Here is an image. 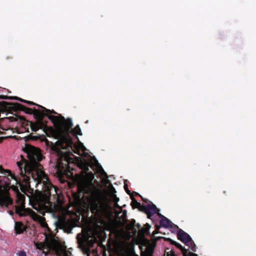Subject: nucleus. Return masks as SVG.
Listing matches in <instances>:
<instances>
[{"mask_svg": "<svg viewBox=\"0 0 256 256\" xmlns=\"http://www.w3.org/2000/svg\"><path fill=\"white\" fill-rule=\"evenodd\" d=\"M101 168L102 169V171H103V174L105 176H107V174H106V172H104L103 170V169L101 167Z\"/></svg>", "mask_w": 256, "mask_h": 256, "instance_id": "obj_41", "label": "nucleus"}, {"mask_svg": "<svg viewBox=\"0 0 256 256\" xmlns=\"http://www.w3.org/2000/svg\"><path fill=\"white\" fill-rule=\"evenodd\" d=\"M112 188L113 192L109 196L108 198L103 200L98 196L90 197L88 200V209L91 212L93 218L96 220L114 211L118 218L126 222L128 220L126 210L122 213V208L118 204L119 198L115 194V189L114 187Z\"/></svg>", "mask_w": 256, "mask_h": 256, "instance_id": "obj_2", "label": "nucleus"}, {"mask_svg": "<svg viewBox=\"0 0 256 256\" xmlns=\"http://www.w3.org/2000/svg\"><path fill=\"white\" fill-rule=\"evenodd\" d=\"M74 196L75 199L78 200H80V196H78L77 194H74Z\"/></svg>", "mask_w": 256, "mask_h": 256, "instance_id": "obj_37", "label": "nucleus"}, {"mask_svg": "<svg viewBox=\"0 0 256 256\" xmlns=\"http://www.w3.org/2000/svg\"><path fill=\"white\" fill-rule=\"evenodd\" d=\"M186 246L190 248L193 252H196V246L192 240V241L189 242L188 244Z\"/></svg>", "mask_w": 256, "mask_h": 256, "instance_id": "obj_25", "label": "nucleus"}, {"mask_svg": "<svg viewBox=\"0 0 256 256\" xmlns=\"http://www.w3.org/2000/svg\"><path fill=\"white\" fill-rule=\"evenodd\" d=\"M72 133L74 135H82L81 130L78 125L76 126L75 128L72 130Z\"/></svg>", "mask_w": 256, "mask_h": 256, "instance_id": "obj_20", "label": "nucleus"}, {"mask_svg": "<svg viewBox=\"0 0 256 256\" xmlns=\"http://www.w3.org/2000/svg\"><path fill=\"white\" fill-rule=\"evenodd\" d=\"M132 202L130 206L133 209L138 208L140 211L144 212L147 215L148 218L151 216V214L156 212V206L155 204H148L147 205L141 204L140 202H138L134 198V194H130V198Z\"/></svg>", "mask_w": 256, "mask_h": 256, "instance_id": "obj_8", "label": "nucleus"}, {"mask_svg": "<svg viewBox=\"0 0 256 256\" xmlns=\"http://www.w3.org/2000/svg\"><path fill=\"white\" fill-rule=\"evenodd\" d=\"M156 230L152 232V240L154 242L156 243L157 241H158L160 238H164L160 237V236H155L154 235L160 232L159 230L160 228V226H156Z\"/></svg>", "mask_w": 256, "mask_h": 256, "instance_id": "obj_19", "label": "nucleus"}, {"mask_svg": "<svg viewBox=\"0 0 256 256\" xmlns=\"http://www.w3.org/2000/svg\"><path fill=\"white\" fill-rule=\"evenodd\" d=\"M9 98H10L9 96L0 95V100H1V99H8Z\"/></svg>", "mask_w": 256, "mask_h": 256, "instance_id": "obj_36", "label": "nucleus"}, {"mask_svg": "<svg viewBox=\"0 0 256 256\" xmlns=\"http://www.w3.org/2000/svg\"><path fill=\"white\" fill-rule=\"evenodd\" d=\"M52 150L56 153L58 156L56 164L57 172L60 175L67 174L68 172H70L69 164L71 160L70 158L67 154L62 152L56 146H52Z\"/></svg>", "mask_w": 256, "mask_h": 256, "instance_id": "obj_5", "label": "nucleus"}, {"mask_svg": "<svg viewBox=\"0 0 256 256\" xmlns=\"http://www.w3.org/2000/svg\"><path fill=\"white\" fill-rule=\"evenodd\" d=\"M166 241L169 242L170 244L175 246L178 248L180 249L183 255V256H198L197 254H196L192 252H188V250L185 248L178 242L174 241L170 238H164Z\"/></svg>", "mask_w": 256, "mask_h": 256, "instance_id": "obj_10", "label": "nucleus"}, {"mask_svg": "<svg viewBox=\"0 0 256 256\" xmlns=\"http://www.w3.org/2000/svg\"><path fill=\"white\" fill-rule=\"evenodd\" d=\"M156 246V244L152 246L149 244L146 247V251H142V247L141 246H139L142 252V256H153V253L154 252V247Z\"/></svg>", "mask_w": 256, "mask_h": 256, "instance_id": "obj_17", "label": "nucleus"}, {"mask_svg": "<svg viewBox=\"0 0 256 256\" xmlns=\"http://www.w3.org/2000/svg\"><path fill=\"white\" fill-rule=\"evenodd\" d=\"M124 188L126 191V192L128 194V180H124Z\"/></svg>", "mask_w": 256, "mask_h": 256, "instance_id": "obj_31", "label": "nucleus"}, {"mask_svg": "<svg viewBox=\"0 0 256 256\" xmlns=\"http://www.w3.org/2000/svg\"><path fill=\"white\" fill-rule=\"evenodd\" d=\"M38 106L41 108L42 110H44V111L46 112V114H58L54 110H48V109H47L46 108L42 106H40V105H38Z\"/></svg>", "mask_w": 256, "mask_h": 256, "instance_id": "obj_23", "label": "nucleus"}, {"mask_svg": "<svg viewBox=\"0 0 256 256\" xmlns=\"http://www.w3.org/2000/svg\"><path fill=\"white\" fill-rule=\"evenodd\" d=\"M15 212L20 216H24L28 215L32 216L35 214V212L30 208H24V206L21 204L19 206H16Z\"/></svg>", "mask_w": 256, "mask_h": 256, "instance_id": "obj_11", "label": "nucleus"}, {"mask_svg": "<svg viewBox=\"0 0 256 256\" xmlns=\"http://www.w3.org/2000/svg\"><path fill=\"white\" fill-rule=\"evenodd\" d=\"M140 198H142V200L144 202H150V201H149V200H148L146 199V198H143L142 196V197H140ZM150 202L151 203V204H152L151 202Z\"/></svg>", "mask_w": 256, "mask_h": 256, "instance_id": "obj_38", "label": "nucleus"}, {"mask_svg": "<svg viewBox=\"0 0 256 256\" xmlns=\"http://www.w3.org/2000/svg\"><path fill=\"white\" fill-rule=\"evenodd\" d=\"M129 256H138L135 254L133 248L131 247V244L129 242Z\"/></svg>", "mask_w": 256, "mask_h": 256, "instance_id": "obj_27", "label": "nucleus"}, {"mask_svg": "<svg viewBox=\"0 0 256 256\" xmlns=\"http://www.w3.org/2000/svg\"><path fill=\"white\" fill-rule=\"evenodd\" d=\"M166 255V256H176V255L174 254V252L173 250H171L170 252H165L164 255Z\"/></svg>", "mask_w": 256, "mask_h": 256, "instance_id": "obj_30", "label": "nucleus"}, {"mask_svg": "<svg viewBox=\"0 0 256 256\" xmlns=\"http://www.w3.org/2000/svg\"><path fill=\"white\" fill-rule=\"evenodd\" d=\"M177 232V238L178 240L184 243L186 245H188L189 242L192 241V238L190 236L184 232L182 229H179Z\"/></svg>", "mask_w": 256, "mask_h": 256, "instance_id": "obj_12", "label": "nucleus"}, {"mask_svg": "<svg viewBox=\"0 0 256 256\" xmlns=\"http://www.w3.org/2000/svg\"><path fill=\"white\" fill-rule=\"evenodd\" d=\"M159 212H160V209L156 208V212L151 214V216L148 218L150 220H152V216H154V214H157L158 216V217L160 218V219L164 218H166V217L164 216L162 214L160 213Z\"/></svg>", "mask_w": 256, "mask_h": 256, "instance_id": "obj_24", "label": "nucleus"}, {"mask_svg": "<svg viewBox=\"0 0 256 256\" xmlns=\"http://www.w3.org/2000/svg\"><path fill=\"white\" fill-rule=\"evenodd\" d=\"M130 194H134V198L136 196H138L140 197H142V196L138 192H130V190H129V196H130Z\"/></svg>", "mask_w": 256, "mask_h": 256, "instance_id": "obj_33", "label": "nucleus"}, {"mask_svg": "<svg viewBox=\"0 0 256 256\" xmlns=\"http://www.w3.org/2000/svg\"><path fill=\"white\" fill-rule=\"evenodd\" d=\"M8 212H9L11 216H12L14 214V212L12 210H9Z\"/></svg>", "mask_w": 256, "mask_h": 256, "instance_id": "obj_40", "label": "nucleus"}, {"mask_svg": "<svg viewBox=\"0 0 256 256\" xmlns=\"http://www.w3.org/2000/svg\"><path fill=\"white\" fill-rule=\"evenodd\" d=\"M124 239L116 240L114 244L116 256H128V224L126 226Z\"/></svg>", "mask_w": 256, "mask_h": 256, "instance_id": "obj_7", "label": "nucleus"}, {"mask_svg": "<svg viewBox=\"0 0 256 256\" xmlns=\"http://www.w3.org/2000/svg\"><path fill=\"white\" fill-rule=\"evenodd\" d=\"M26 226L21 222H15L14 230L16 234H22L26 230Z\"/></svg>", "mask_w": 256, "mask_h": 256, "instance_id": "obj_18", "label": "nucleus"}, {"mask_svg": "<svg viewBox=\"0 0 256 256\" xmlns=\"http://www.w3.org/2000/svg\"><path fill=\"white\" fill-rule=\"evenodd\" d=\"M98 164H98V160L96 158H94V166H96V165H98Z\"/></svg>", "mask_w": 256, "mask_h": 256, "instance_id": "obj_39", "label": "nucleus"}, {"mask_svg": "<svg viewBox=\"0 0 256 256\" xmlns=\"http://www.w3.org/2000/svg\"><path fill=\"white\" fill-rule=\"evenodd\" d=\"M24 150L27 154L28 161L24 159V162H16L23 182L20 184V190L25 194L31 190L30 178L36 179V176L38 184H42V190L34 197L31 202L32 206L42 215L47 212H52L59 202V194L61 191L49 181L48 177L42 170V166L40 162L43 156L40 150L26 144Z\"/></svg>", "mask_w": 256, "mask_h": 256, "instance_id": "obj_1", "label": "nucleus"}, {"mask_svg": "<svg viewBox=\"0 0 256 256\" xmlns=\"http://www.w3.org/2000/svg\"><path fill=\"white\" fill-rule=\"evenodd\" d=\"M90 165L88 162H82L80 164V167L82 168L85 172H88Z\"/></svg>", "mask_w": 256, "mask_h": 256, "instance_id": "obj_21", "label": "nucleus"}, {"mask_svg": "<svg viewBox=\"0 0 256 256\" xmlns=\"http://www.w3.org/2000/svg\"><path fill=\"white\" fill-rule=\"evenodd\" d=\"M150 226L148 223L142 228L140 224H136L135 220H129V240L132 236H136V234L143 238L144 235H150Z\"/></svg>", "mask_w": 256, "mask_h": 256, "instance_id": "obj_6", "label": "nucleus"}, {"mask_svg": "<svg viewBox=\"0 0 256 256\" xmlns=\"http://www.w3.org/2000/svg\"><path fill=\"white\" fill-rule=\"evenodd\" d=\"M54 251L56 256H70L72 254L70 251L66 250L60 246H54Z\"/></svg>", "mask_w": 256, "mask_h": 256, "instance_id": "obj_16", "label": "nucleus"}, {"mask_svg": "<svg viewBox=\"0 0 256 256\" xmlns=\"http://www.w3.org/2000/svg\"><path fill=\"white\" fill-rule=\"evenodd\" d=\"M24 103L28 104L29 105H36V106H38V104H36L32 101H29V100H24Z\"/></svg>", "mask_w": 256, "mask_h": 256, "instance_id": "obj_34", "label": "nucleus"}, {"mask_svg": "<svg viewBox=\"0 0 256 256\" xmlns=\"http://www.w3.org/2000/svg\"><path fill=\"white\" fill-rule=\"evenodd\" d=\"M46 116H48V118L54 124V126L56 128V130L58 131L59 126L60 125L62 120H64V117L60 114H58V116H55L51 114H46Z\"/></svg>", "mask_w": 256, "mask_h": 256, "instance_id": "obj_13", "label": "nucleus"}, {"mask_svg": "<svg viewBox=\"0 0 256 256\" xmlns=\"http://www.w3.org/2000/svg\"><path fill=\"white\" fill-rule=\"evenodd\" d=\"M44 110H40L36 108L34 109L33 115L36 121L32 122V121H24L26 123V125H30V128L33 132H37L40 129H42L43 131L48 136H50L49 134H53L55 132V130L50 126H47V122L44 121V116H46V113Z\"/></svg>", "mask_w": 256, "mask_h": 256, "instance_id": "obj_4", "label": "nucleus"}, {"mask_svg": "<svg viewBox=\"0 0 256 256\" xmlns=\"http://www.w3.org/2000/svg\"><path fill=\"white\" fill-rule=\"evenodd\" d=\"M59 228L65 229L68 226V222L65 220H60L58 222Z\"/></svg>", "mask_w": 256, "mask_h": 256, "instance_id": "obj_22", "label": "nucleus"}, {"mask_svg": "<svg viewBox=\"0 0 256 256\" xmlns=\"http://www.w3.org/2000/svg\"><path fill=\"white\" fill-rule=\"evenodd\" d=\"M20 176H21L20 174ZM12 179H14L16 184L18 183L19 186L20 184L23 183L21 176L18 180L17 178L11 173L10 170H4L2 166H0V206L6 209H8L10 206L13 204V200L9 192Z\"/></svg>", "mask_w": 256, "mask_h": 256, "instance_id": "obj_3", "label": "nucleus"}, {"mask_svg": "<svg viewBox=\"0 0 256 256\" xmlns=\"http://www.w3.org/2000/svg\"><path fill=\"white\" fill-rule=\"evenodd\" d=\"M160 227H164L165 228H172L175 230H178V226L173 224L169 219L166 217L164 219H160Z\"/></svg>", "mask_w": 256, "mask_h": 256, "instance_id": "obj_14", "label": "nucleus"}, {"mask_svg": "<svg viewBox=\"0 0 256 256\" xmlns=\"http://www.w3.org/2000/svg\"><path fill=\"white\" fill-rule=\"evenodd\" d=\"M18 256H26V252L24 251H20L17 253Z\"/></svg>", "mask_w": 256, "mask_h": 256, "instance_id": "obj_35", "label": "nucleus"}, {"mask_svg": "<svg viewBox=\"0 0 256 256\" xmlns=\"http://www.w3.org/2000/svg\"><path fill=\"white\" fill-rule=\"evenodd\" d=\"M9 97H10V98H9L8 100V99H10V100H11V99H15V100H19V101H20V102H24V100H23V99H22V98H18V97H16V96L14 97V98H12V96H9Z\"/></svg>", "mask_w": 256, "mask_h": 256, "instance_id": "obj_32", "label": "nucleus"}, {"mask_svg": "<svg viewBox=\"0 0 256 256\" xmlns=\"http://www.w3.org/2000/svg\"><path fill=\"white\" fill-rule=\"evenodd\" d=\"M73 124L70 118H64V120H62L60 125L59 126L58 131L55 130V132L49 134L50 136H56V138L64 137L65 134H68L70 130L72 129Z\"/></svg>", "mask_w": 256, "mask_h": 256, "instance_id": "obj_9", "label": "nucleus"}, {"mask_svg": "<svg viewBox=\"0 0 256 256\" xmlns=\"http://www.w3.org/2000/svg\"><path fill=\"white\" fill-rule=\"evenodd\" d=\"M34 245H35L36 247V248H38L40 250H43L46 247L45 244L42 242H40V243L36 242V243L34 244Z\"/></svg>", "mask_w": 256, "mask_h": 256, "instance_id": "obj_26", "label": "nucleus"}, {"mask_svg": "<svg viewBox=\"0 0 256 256\" xmlns=\"http://www.w3.org/2000/svg\"><path fill=\"white\" fill-rule=\"evenodd\" d=\"M13 105L14 108L16 110H21L24 112L26 114H33L34 110L31 108H27L18 103H14Z\"/></svg>", "mask_w": 256, "mask_h": 256, "instance_id": "obj_15", "label": "nucleus"}, {"mask_svg": "<svg viewBox=\"0 0 256 256\" xmlns=\"http://www.w3.org/2000/svg\"><path fill=\"white\" fill-rule=\"evenodd\" d=\"M91 174H92V178H94V174H93L92 173H91Z\"/></svg>", "mask_w": 256, "mask_h": 256, "instance_id": "obj_42", "label": "nucleus"}, {"mask_svg": "<svg viewBox=\"0 0 256 256\" xmlns=\"http://www.w3.org/2000/svg\"><path fill=\"white\" fill-rule=\"evenodd\" d=\"M40 224L42 227L48 228V224H46V220L44 218H42V220L40 222Z\"/></svg>", "mask_w": 256, "mask_h": 256, "instance_id": "obj_29", "label": "nucleus"}, {"mask_svg": "<svg viewBox=\"0 0 256 256\" xmlns=\"http://www.w3.org/2000/svg\"><path fill=\"white\" fill-rule=\"evenodd\" d=\"M40 138L39 136H32V134H30L28 136L26 137L27 139H30L32 140H38Z\"/></svg>", "mask_w": 256, "mask_h": 256, "instance_id": "obj_28", "label": "nucleus"}]
</instances>
